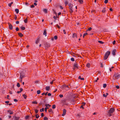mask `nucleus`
Listing matches in <instances>:
<instances>
[{
  "label": "nucleus",
  "mask_w": 120,
  "mask_h": 120,
  "mask_svg": "<svg viewBox=\"0 0 120 120\" xmlns=\"http://www.w3.org/2000/svg\"><path fill=\"white\" fill-rule=\"evenodd\" d=\"M79 66L78 64L75 62L74 63L73 66V69L74 70H75V69H78Z\"/></svg>",
  "instance_id": "1"
},
{
  "label": "nucleus",
  "mask_w": 120,
  "mask_h": 120,
  "mask_svg": "<svg viewBox=\"0 0 120 120\" xmlns=\"http://www.w3.org/2000/svg\"><path fill=\"white\" fill-rule=\"evenodd\" d=\"M110 53V52L109 51H108L106 53L104 57V60H106L107 59Z\"/></svg>",
  "instance_id": "2"
},
{
  "label": "nucleus",
  "mask_w": 120,
  "mask_h": 120,
  "mask_svg": "<svg viewBox=\"0 0 120 120\" xmlns=\"http://www.w3.org/2000/svg\"><path fill=\"white\" fill-rule=\"evenodd\" d=\"M113 76L115 79H117L120 77V75L118 73H115Z\"/></svg>",
  "instance_id": "3"
},
{
  "label": "nucleus",
  "mask_w": 120,
  "mask_h": 120,
  "mask_svg": "<svg viewBox=\"0 0 120 120\" xmlns=\"http://www.w3.org/2000/svg\"><path fill=\"white\" fill-rule=\"evenodd\" d=\"M112 108H111L108 113V115L110 116H112Z\"/></svg>",
  "instance_id": "4"
},
{
  "label": "nucleus",
  "mask_w": 120,
  "mask_h": 120,
  "mask_svg": "<svg viewBox=\"0 0 120 120\" xmlns=\"http://www.w3.org/2000/svg\"><path fill=\"white\" fill-rule=\"evenodd\" d=\"M46 107L45 108V111L46 112H47V109L49 108V107H50L51 105L49 104H46L45 105Z\"/></svg>",
  "instance_id": "5"
},
{
  "label": "nucleus",
  "mask_w": 120,
  "mask_h": 120,
  "mask_svg": "<svg viewBox=\"0 0 120 120\" xmlns=\"http://www.w3.org/2000/svg\"><path fill=\"white\" fill-rule=\"evenodd\" d=\"M25 74L23 72H21L20 74V78L22 79L24 77Z\"/></svg>",
  "instance_id": "6"
},
{
  "label": "nucleus",
  "mask_w": 120,
  "mask_h": 120,
  "mask_svg": "<svg viewBox=\"0 0 120 120\" xmlns=\"http://www.w3.org/2000/svg\"><path fill=\"white\" fill-rule=\"evenodd\" d=\"M118 42L117 41H116L115 40H114L113 41V45H114L115 44H116L117 47H118Z\"/></svg>",
  "instance_id": "7"
},
{
  "label": "nucleus",
  "mask_w": 120,
  "mask_h": 120,
  "mask_svg": "<svg viewBox=\"0 0 120 120\" xmlns=\"http://www.w3.org/2000/svg\"><path fill=\"white\" fill-rule=\"evenodd\" d=\"M63 87L64 89H65L66 90H68L69 89V88L68 87V86L67 85H65Z\"/></svg>",
  "instance_id": "8"
},
{
  "label": "nucleus",
  "mask_w": 120,
  "mask_h": 120,
  "mask_svg": "<svg viewBox=\"0 0 120 120\" xmlns=\"http://www.w3.org/2000/svg\"><path fill=\"white\" fill-rule=\"evenodd\" d=\"M45 47L47 48L50 46V44L49 43H46L45 44Z\"/></svg>",
  "instance_id": "9"
},
{
  "label": "nucleus",
  "mask_w": 120,
  "mask_h": 120,
  "mask_svg": "<svg viewBox=\"0 0 120 120\" xmlns=\"http://www.w3.org/2000/svg\"><path fill=\"white\" fill-rule=\"evenodd\" d=\"M8 24L9 29L11 30H12L13 29V27L12 25L10 23H9Z\"/></svg>",
  "instance_id": "10"
},
{
  "label": "nucleus",
  "mask_w": 120,
  "mask_h": 120,
  "mask_svg": "<svg viewBox=\"0 0 120 120\" xmlns=\"http://www.w3.org/2000/svg\"><path fill=\"white\" fill-rule=\"evenodd\" d=\"M117 52V50L116 49H114L113 50V55L115 56L116 53Z\"/></svg>",
  "instance_id": "11"
},
{
  "label": "nucleus",
  "mask_w": 120,
  "mask_h": 120,
  "mask_svg": "<svg viewBox=\"0 0 120 120\" xmlns=\"http://www.w3.org/2000/svg\"><path fill=\"white\" fill-rule=\"evenodd\" d=\"M66 110L65 109H64L63 111V114L62 115L63 116H64L66 114Z\"/></svg>",
  "instance_id": "12"
},
{
  "label": "nucleus",
  "mask_w": 120,
  "mask_h": 120,
  "mask_svg": "<svg viewBox=\"0 0 120 120\" xmlns=\"http://www.w3.org/2000/svg\"><path fill=\"white\" fill-rule=\"evenodd\" d=\"M68 6H69V8H73V5L71 3L69 4H68Z\"/></svg>",
  "instance_id": "13"
},
{
  "label": "nucleus",
  "mask_w": 120,
  "mask_h": 120,
  "mask_svg": "<svg viewBox=\"0 0 120 120\" xmlns=\"http://www.w3.org/2000/svg\"><path fill=\"white\" fill-rule=\"evenodd\" d=\"M50 88V87L49 86H46L45 87V89L46 90L48 91Z\"/></svg>",
  "instance_id": "14"
},
{
  "label": "nucleus",
  "mask_w": 120,
  "mask_h": 120,
  "mask_svg": "<svg viewBox=\"0 0 120 120\" xmlns=\"http://www.w3.org/2000/svg\"><path fill=\"white\" fill-rule=\"evenodd\" d=\"M69 12L71 13H72L73 12V8H69Z\"/></svg>",
  "instance_id": "15"
},
{
  "label": "nucleus",
  "mask_w": 120,
  "mask_h": 120,
  "mask_svg": "<svg viewBox=\"0 0 120 120\" xmlns=\"http://www.w3.org/2000/svg\"><path fill=\"white\" fill-rule=\"evenodd\" d=\"M72 37L73 38H75V37H76V38H77V35L75 33H74Z\"/></svg>",
  "instance_id": "16"
},
{
  "label": "nucleus",
  "mask_w": 120,
  "mask_h": 120,
  "mask_svg": "<svg viewBox=\"0 0 120 120\" xmlns=\"http://www.w3.org/2000/svg\"><path fill=\"white\" fill-rule=\"evenodd\" d=\"M108 93H106V94H103V96L105 97H106V96L108 95Z\"/></svg>",
  "instance_id": "17"
},
{
  "label": "nucleus",
  "mask_w": 120,
  "mask_h": 120,
  "mask_svg": "<svg viewBox=\"0 0 120 120\" xmlns=\"http://www.w3.org/2000/svg\"><path fill=\"white\" fill-rule=\"evenodd\" d=\"M19 118V117H17L16 116H15L14 117L15 120H18Z\"/></svg>",
  "instance_id": "18"
},
{
  "label": "nucleus",
  "mask_w": 120,
  "mask_h": 120,
  "mask_svg": "<svg viewBox=\"0 0 120 120\" xmlns=\"http://www.w3.org/2000/svg\"><path fill=\"white\" fill-rule=\"evenodd\" d=\"M15 11L16 12L17 14H18L19 13V10L18 9H15Z\"/></svg>",
  "instance_id": "19"
},
{
  "label": "nucleus",
  "mask_w": 120,
  "mask_h": 120,
  "mask_svg": "<svg viewBox=\"0 0 120 120\" xmlns=\"http://www.w3.org/2000/svg\"><path fill=\"white\" fill-rule=\"evenodd\" d=\"M18 34L19 36L21 37H22L23 35L22 34V33H19Z\"/></svg>",
  "instance_id": "20"
},
{
  "label": "nucleus",
  "mask_w": 120,
  "mask_h": 120,
  "mask_svg": "<svg viewBox=\"0 0 120 120\" xmlns=\"http://www.w3.org/2000/svg\"><path fill=\"white\" fill-rule=\"evenodd\" d=\"M8 112L10 113V114L11 115L13 113L10 110H8Z\"/></svg>",
  "instance_id": "21"
},
{
  "label": "nucleus",
  "mask_w": 120,
  "mask_h": 120,
  "mask_svg": "<svg viewBox=\"0 0 120 120\" xmlns=\"http://www.w3.org/2000/svg\"><path fill=\"white\" fill-rule=\"evenodd\" d=\"M78 1L80 4H82L83 3V1L82 0H79Z\"/></svg>",
  "instance_id": "22"
},
{
  "label": "nucleus",
  "mask_w": 120,
  "mask_h": 120,
  "mask_svg": "<svg viewBox=\"0 0 120 120\" xmlns=\"http://www.w3.org/2000/svg\"><path fill=\"white\" fill-rule=\"evenodd\" d=\"M39 39H38L35 42L36 43V44H38L39 42Z\"/></svg>",
  "instance_id": "23"
},
{
  "label": "nucleus",
  "mask_w": 120,
  "mask_h": 120,
  "mask_svg": "<svg viewBox=\"0 0 120 120\" xmlns=\"http://www.w3.org/2000/svg\"><path fill=\"white\" fill-rule=\"evenodd\" d=\"M43 11L45 13H46L47 12V10L46 9H45L43 10Z\"/></svg>",
  "instance_id": "24"
},
{
  "label": "nucleus",
  "mask_w": 120,
  "mask_h": 120,
  "mask_svg": "<svg viewBox=\"0 0 120 120\" xmlns=\"http://www.w3.org/2000/svg\"><path fill=\"white\" fill-rule=\"evenodd\" d=\"M90 64L89 63H88L86 65V67L88 68H89L90 67Z\"/></svg>",
  "instance_id": "25"
},
{
  "label": "nucleus",
  "mask_w": 120,
  "mask_h": 120,
  "mask_svg": "<svg viewBox=\"0 0 120 120\" xmlns=\"http://www.w3.org/2000/svg\"><path fill=\"white\" fill-rule=\"evenodd\" d=\"M21 29L22 30H24L25 29V27L23 26H21L20 27Z\"/></svg>",
  "instance_id": "26"
},
{
  "label": "nucleus",
  "mask_w": 120,
  "mask_h": 120,
  "mask_svg": "<svg viewBox=\"0 0 120 120\" xmlns=\"http://www.w3.org/2000/svg\"><path fill=\"white\" fill-rule=\"evenodd\" d=\"M88 35V33H86L84 34L83 35V38H84L85 36L86 35Z\"/></svg>",
  "instance_id": "27"
},
{
  "label": "nucleus",
  "mask_w": 120,
  "mask_h": 120,
  "mask_svg": "<svg viewBox=\"0 0 120 120\" xmlns=\"http://www.w3.org/2000/svg\"><path fill=\"white\" fill-rule=\"evenodd\" d=\"M79 79L82 80H84V78H81V76H79Z\"/></svg>",
  "instance_id": "28"
},
{
  "label": "nucleus",
  "mask_w": 120,
  "mask_h": 120,
  "mask_svg": "<svg viewBox=\"0 0 120 120\" xmlns=\"http://www.w3.org/2000/svg\"><path fill=\"white\" fill-rule=\"evenodd\" d=\"M13 4V2H11L10 3H9L8 4V5L10 7H11V5Z\"/></svg>",
  "instance_id": "29"
},
{
  "label": "nucleus",
  "mask_w": 120,
  "mask_h": 120,
  "mask_svg": "<svg viewBox=\"0 0 120 120\" xmlns=\"http://www.w3.org/2000/svg\"><path fill=\"white\" fill-rule=\"evenodd\" d=\"M35 116L36 118H38L39 117V116L38 114H37L35 115Z\"/></svg>",
  "instance_id": "30"
},
{
  "label": "nucleus",
  "mask_w": 120,
  "mask_h": 120,
  "mask_svg": "<svg viewBox=\"0 0 120 120\" xmlns=\"http://www.w3.org/2000/svg\"><path fill=\"white\" fill-rule=\"evenodd\" d=\"M98 42L99 43L101 44H103L104 43V42H103L101 41H98Z\"/></svg>",
  "instance_id": "31"
},
{
  "label": "nucleus",
  "mask_w": 120,
  "mask_h": 120,
  "mask_svg": "<svg viewBox=\"0 0 120 120\" xmlns=\"http://www.w3.org/2000/svg\"><path fill=\"white\" fill-rule=\"evenodd\" d=\"M37 94H39L41 92V91L40 90H37Z\"/></svg>",
  "instance_id": "32"
},
{
  "label": "nucleus",
  "mask_w": 120,
  "mask_h": 120,
  "mask_svg": "<svg viewBox=\"0 0 120 120\" xmlns=\"http://www.w3.org/2000/svg\"><path fill=\"white\" fill-rule=\"evenodd\" d=\"M24 22L25 23H26L27 22V19H26L24 20Z\"/></svg>",
  "instance_id": "33"
},
{
  "label": "nucleus",
  "mask_w": 120,
  "mask_h": 120,
  "mask_svg": "<svg viewBox=\"0 0 120 120\" xmlns=\"http://www.w3.org/2000/svg\"><path fill=\"white\" fill-rule=\"evenodd\" d=\"M44 109L43 108H42L40 110V112H42L44 111Z\"/></svg>",
  "instance_id": "34"
},
{
  "label": "nucleus",
  "mask_w": 120,
  "mask_h": 120,
  "mask_svg": "<svg viewBox=\"0 0 120 120\" xmlns=\"http://www.w3.org/2000/svg\"><path fill=\"white\" fill-rule=\"evenodd\" d=\"M49 112H50L51 113H52V109H49Z\"/></svg>",
  "instance_id": "35"
},
{
  "label": "nucleus",
  "mask_w": 120,
  "mask_h": 120,
  "mask_svg": "<svg viewBox=\"0 0 120 120\" xmlns=\"http://www.w3.org/2000/svg\"><path fill=\"white\" fill-rule=\"evenodd\" d=\"M17 86L18 87H19L20 86V85L19 83H17Z\"/></svg>",
  "instance_id": "36"
},
{
  "label": "nucleus",
  "mask_w": 120,
  "mask_h": 120,
  "mask_svg": "<svg viewBox=\"0 0 120 120\" xmlns=\"http://www.w3.org/2000/svg\"><path fill=\"white\" fill-rule=\"evenodd\" d=\"M116 88L117 89H119L120 88L119 86L118 85H115V86Z\"/></svg>",
  "instance_id": "37"
},
{
  "label": "nucleus",
  "mask_w": 120,
  "mask_h": 120,
  "mask_svg": "<svg viewBox=\"0 0 120 120\" xmlns=\"http://www.w3.org/2000/svg\"><path fill=\"white\" fill-rule=\"evenodd\" d=\"M46 31L45 30H44V32L43 33V34L44 35H45V36H46Z\"/></svg>",
  "instance_id": "38"
},
{
  "label": "nucleus",
  "mask_w": 120,
  "mask_h": 120,
  "mask_svg": "<svg viewBox=\"0 0 120 120\" xmlns=\"http://www.w3.org/2000/svg\"><path fill=\"white\" fill-rule=\"evenodd\" d=\"M23 96L25 99H26L27 97L26 96L25 94H23Z\"/></svg>",
  "instance_id": "39"
},
{
  "label": "nucleus",
  "mask_w": 120,
  "mask_h": 120,
  "mask_svg": "<svg viewBox=\"0 0 120 120\" xmlns=\"http://www.w3.org/2000/svg\"><path fill=\"white\" fill-rule=\"evenodd\" d=\"M71 60L72 61H74L75 60H74V58L73 57L71 58Z\"/></svg>",
  "instance_id": "40"
},
{
  "label": "nucleus",
  "mask_w": 120,
  "mask_h": 120,
  "mask_svg": "<svg viewBox=\"0 0 120 120\" xmlns=\"http://www.w3.org/2000/svg\"><path fill=\"white\" fill-rule=\"evenodd\" d=\"M106 86V85L105 84H104L103 85V87L104 88H105Z\"/></svg>",
  "instance_id": "41"
},
{
  "label": "nucleus",
  "mask_w": 120,
  "mask_h": 120,
  "mask_svg": "<svg viewBox=\"0 0 120 120\" xmlns=\"http://www.w3.org/2000/svg\"><path fill=\"white\" fill-rule=\"evenodd\" d=\"M44 120H48V118L46 117H44Z\"/></svg>",
  "instance_id": "42"
},
{
  "label": "nucleus",
  "mask_w": 120,
  "mask_h": 120,
  "mask_svg": "<svg viewBox=\"0 0 120 120\" xmlns=\"http://www.w3.org/2000/svg\"><path fill=\"white\" fill-rule=\"evenodd\" d=\"M38 110L37 109H35V113L36 114L38 112Z\"/></svg>",
  "instance_id": "43"
},
{
  "label": "nucleus",
  "mask_w": 120,
  "mask_h": 120,
  "mask_svg": "<svg viewBox=\"0 0 120 120\" xmlns=\"http://www.w3.org/2000/svg\"><path fill=\"white\" fill-rule=\"evenodd\" d=\"M56 108V105H53L52 106V108L53 109H54Z\"/></svg>",
  "instance_id": "44"
},
{
  "label": "nucleus",
  "mask_w": 120,
  "mask_h": 120,
  "mask_svg": "<svg viewBox=\"0 0 120 120\" xmlns=\"http://www.w3.org/2000/svg\"><path fill=\"white\" fill-rule=\"evenodd\" d=\"M108 2V0H105L104 1V2L105 4H107Z\"/></svg>",
  "instance_id": "45"
},
{
  "label": "nucleus",
  "mask_w": 120,
  "mask_h": 120,
  "mask_svg": "<svg viewBox=\"0 0 120 120\" xmlns=\"http://www.w3.org/2000/svg\"><path fill=\"white\" fill-rule=\"evenodd\" d=\"M59 96L61 98H62L63 97V95L61 94L59 95Z\"/></svg>",
  "instance_id": "46"
},
{
  "label": "nucleus",
  "mask_w": 120,
  "mask_h": 120,
  "mask_svg": "<svg viewBox=\"0 0 120 120\" xmlns=\"http://www.w3.org/2000/svg\"><path fill=\"white\" fill-rule=\"evenodd\" d=\"M54 38L56 40L57 38V37L56 36H55L54 37Z\"/></svg>",
  "instance_id": "47"
},
{
  "label": "nucleus",
  "mask_w": 120,
  "mask_h": 120,
  "mask_svg": "<svg viewBox=\"0 0 120 120\" xmlns=\"http://www.w3.org/2000/svg\"><path fill=\"white\" fill-rule=\"evenodd\" d=\"M105 8H104L103 9L102 11V12L103 13H104L105 12Z\"/></svg>",
  "instance_id": "48"
},
{
  "label": "nucleus",
  "mask_w": 120,
  "mask_h": 120,
  "mask_svg": "<svg viewBox=\"0 0 120 120\" xmlns=\"http://www.w3.org/2000/svg\"><path fill=\"white\" fill-rule=\"evenodd\" d=\"M113 116V118L114 119V118L115 119H114V120H118V119H117V117H116L115 118L114 117V116Z\"/></svg>",
  "instance_id": "49"
},
{
  "label": "nucleus",
  "mask_w": 120,
  "mask_h": 120,
  "mask_svg": "<svg viewBox=\"0 0 120 120\" xmlns=\"http://www.w3.org/2000/svg\"><path fill=\"white\" fill-rule=\"evenodd\" d=\"M32 103H33V104H37V101H34L33 102H32Z\"/></svg>",
  "instance_id": "50"
},
{
  "label": "nucleus",
  "mask_w": 120,
  "mask_h": 120,
  "mask_svg": "<svg viewBox=\"0 0 120 120\" xmlns=\"http://www.w3.org/2000/svg\"><path fill=\"white\" fill-rule=\"evenodd\" d=\"M19 28L18 27H17L16 28V30L17 31H19Z\"/></svg>",
  "instance_id": "51"
},
{
  "label": "nucleus",
  "mask_w": 120,
  "mask_h": 120,
  "mask_svg": "<svg viewBox=\"0 0 120 120\" xmlns=\"http://www.w3.org/2000/svg\"><path fill=\"white\" fill-rule=\"evenodd\" d=\"M29 116H26L25 118L26 119H28L29 118Z\"/></svg>",
  "instance_id": "52"
},
{
  "label": "nucleus",
  "mask_w": 120,
  "mask_h": 120,
  "mask_svg": "<svg viewBox=\"0 0 120 120\" xmlns=\"http://www.w3.org/2000/svg\"><path fill=\"white\" fill-rule=\"evenodd\" d=\"M92 29V28L91 27H89L88 29V30L89 31H90Z\"/></svg>",
  "instance_id": "53"
},
{
  "label": "nucleus",
  "mask_w": 120,
  "mask_h": 120,
  "mask_svg": "<svg viewBox=\"0 0 120 120\" xmlns=\"http://www.w3.org/2000/svg\"><path fill=\"white\" fill-rule=\"evenodd\" d=\"M17 19V17L16 15H15L14 17V19L15 20H16Z\"/></svg>",
  "instance_id": "54"
},
{
  "label": "nucleus",
  "mask_w": 120,
  "mask_h": 120,
  "mask_svg": "<svg viewBox=\"0 0 120 120\" xmlns=\"http://www.w3.org/2000/svg\"><path fill=\"white\" fill-rule=\"evenodd\" d=\"M19 23V22L18 21H17L16 22V23L17 24H18Z\"/></svg>",
  "instance_id": "55"
},
{
  "label": "nucleus",
  "mask_w": 120,
  "mask_h": 120,
  "mask_svg": "<svg viewBox=\"0 0 120 120\" xmlns=\"http://www.w3.org/2000/svg\"><path fill=\"white\" fill-rule=\"evenodd\" d=\"M65 3L66 4V5H67L68 4V3L67 1H65Z\"/></svg>",
  "instance_id": "56"
},
{
  "label": "nucleus",
  "mask_w": 120,
  "mask_h": 120,
  "mask_svg": "<svg viewBox=\"0 0 120 120\" xmlns=\"http://www.w3.org/2000/svg\"><path fill=\"white\" fill-rule=\"evenodd\" d=\"M63 32L64 33V34H66V32L65 31V30H63Z\"/></svg>",
  "instance_id": "57"
},
{
  "label": "nucleus",
  "mask_w": 120,
  "mask_h": 120,
  "mask_svg": "<svg viewBox=\"0 0 120 120\" xmlns=\"http://www.w3.org/2000/svg\"><path fill=\"white\" fill-rule=\"evenodd\" d=\"M51 94L50 93H49L48 94V96H51Z\"/></svg>",
  "instance_id": "58"
},
{
  "label": "nucleus",
  "mask_w": 120,
  "mask_h": 120,
  "mask_svg": "<svg viewBox=\"0 0 120 120\" xmlns=\"http://www.w3.org/2000/svg\"><path fill=\"white\" fill-rule=\"evenodd\" d=\"M34 6L33 5L31 6V7L32 8H34Z\"/></svg>",
  "instance_id": "59"
},
{
  "label": "nucleus",
  "mask_w": 120,
  "mask_h": 120,
  "mask_svg": "<svg viewBox=\"0 0 120 120\" xmlns=\"http://www.w3.org/2000/svg\"><path fill=\"white\" fill-rule=\"evenodd\" d=\"M56 26L59 29H60V26H59L58 25H56Z\"/></svg>",
  "instance_id": "60"
},
{
  "label": "nucleus",
  "mask_w": 120,
  "mask_h": 120,
  "mask_svg": "<svg viewBox=\"0 0 120 120\" xmlns=\"http://www.w3.org/2000/svg\"><path fill=\"white\" fill-rule=\"evenodd\" d=\"M41 116L42 117H43V116H44V113H42L41 114Z\"/></svg>",
  "instance_id": "61"
},
{
  "label": "nucleus",
  "mask_w": 120,
  "mask_h": 120,
  "mask_svg": "<svg viewBox=\"0 0 120 120\" xmlns=\"http://www.w3.org/2000/svg\"><path fill=\"white\" fill-rule=\"evenodd\" d=\"M14 100L15 102H17V100L16 99H14Z\"/></svg>",
  "instance_id": "62"
},
{
  "label": "nucleus",
  "mask_w": 120,
  "mask_h": 120,
  "mask_svg": "<svg viewBox=\"0 0 120 120\" xmlns=\"http://www.w3.org/2000/svg\"><path fill=\"white\" fill-rule=\"evenodd\" d=\"M22 79L20 78V79L19 80L20 82H22Z\"/></svg>",
  "instance_id": "63"
},
{
  "label": "nucleus",
  "mask_w": 120,
  "mask_h": 120,
  "mask_svg": "<svg viewBox=\"0 0 120 120\" xmlns=\"http://www.w3.org/2000/svg\"><path fill=\"white\" fill-rule=\"evenodd\" d=\"M20 91L21 92L23 90V89L22 88H20Z\"/></svg>",
  "instance_id": "64"
}]
</instances>
